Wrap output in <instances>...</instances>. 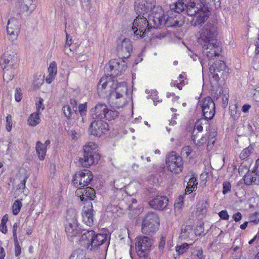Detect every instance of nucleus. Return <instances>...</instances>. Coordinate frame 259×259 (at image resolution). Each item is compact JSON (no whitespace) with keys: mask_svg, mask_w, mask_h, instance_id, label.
<instances>
[{"mask_svg":"<svg viewBox=\"0 0 259 259\" xmlns=\"http://www.w3.org/2000/svg\"><path fill=\"white\" fill-rule=\"evenodd\" d=\"M154 0H136L135 10L138 16L134 20L132 27L131 37L134 39L144 38L147 37L149 39L154 37L161 38L164 35H154L150 30L148 19L144 15L151 11L154 7Z\"/></svg>","mask_w":259,"mask_h":259,"instance_id":"f257e3e1","label":"nucleus"},{"mask_svg":"<svg viewBox=\"0 0 259 259\" xmlns=\"http://www.w3.org/2000/svg\"><path fill=\"white\" fill-rule=\"evenodd\" d=\"M218 31L216 26L207 23L197 34V41L202 47L203 54L209 59L220 55L219 43L216 40Z\"/></svg>","mask_w":259,"mask_h":259,"instance_id":"f03ea898","label":"nucleus"},{"mask_svg":"<svg viewBox=\"0 0 259 259\" xmlns=\"http://www.w3.org/2000/svg\"><path fill=\"white\" fill-rule=\"evenodd\" d=\"M81 201L86 205L84 206L82 212V221L88 226H92L94 223L95 211L93 209L92 201L95 197V190L90 187L78 188L75 191Z\"/></svg>","mask_w":259,"mask_h":259,"instance_id":"7ed1b4c3","label":"nucleus"},{"mask_svg":"<svg viewBox=\"0 0 259 259\" xmlns=\"http://www.w3.org/2000/svg\"><path fill=\"white\" fill-rule=\"evenodd\" d=\"M206 0H190L187 8V13L193 16L191 23L193 26H200L209 15V10Z\"/></svg>","mask_w":259,"mask_h":259,"instance_id":"20e7f679","label":"nucleus"},{"mask_svg":"<svg viewBox=\"0 0 259 259\" xmlns=\"http://www.w3.org/2000/svg\"><path fill=\"white\" fill-rule=\"evenodd\" d=\"M83 231L84 232L82 233L80 238V242L88 250H96L106 241L107 235L106 234H96L93 230H83Z\"/></svg>","mask_w":259,"mask_h":259,"instance_id":"39448f33","label":"nucleus"},{"mask_svg":"<svg viewBox=\"0 0 259 259\" xmlns=\"http://www.w3.org/2000/svg\"><path fill=\"white\" fill-rule=\"evenodd\" d=\"M83 157H80L79 162L83 167H88L97 163L100 158L97 152V145L93 142H89L83 146Z\"/></svg>","mask_w":259,"mask_h":259,"instance_id":"423d86ee","label":"nucleus"},{"mask_svg":"<svg viewBox=\"0 0 259 259\" xmlns=\"http://www.w3.org/2000/svg\"><path fill=\"white\" fill-rule=\"evenodd\" d=\"M127 91L126 82L123 81L118 83L115 91L110 94V101L117 108L123 107L127 102L125 97Z\"/></svg>","mask_w":259,"mask_h":259,"instance_id":"0eeeda50","label":"nucleus"},{"mask_svg":"<svg viewBox=\"0 0 259 259\" xmlns=\"http://www.w3.org/2000/svg\"><path fill=\"white\" fill-rule=\"evenodd\" d=\"M160 225L158 214L150 212L144 217L142 224V232L145 234H150L156 232Z\"/></svg>","mask_w":259,"mask_h":259,"instance_id":"6e6552de","label":"nucleus"},{"mask_svg":"<svg viewBox=\"0 0 259 259\" xmlns=\"http://www.w3.org/2000/svg\"><path fill=\"white\" fill-rule=\"evenodd\" d=\"M206 131L205 136H202L200 138H198L199 136L197 133L194 134V132H193L192 140L194 143L199 147L202 146L207 142V148H209L212 147L214 144L217 132L214 129H211L209 125L206 127Z\"/></svg>","mask_w":259,"mask_h":259,"instance_id":"1a4fd4ad","label":"nucleus"},{"mask_svg":"<svg viewBox=\"0 0 259 259\" xmlns=\"http://www.w3.org/2000/svg\"><path fill=\"white\" fill-rule=\"evenodd\" d=\"M127 67L126 63L122 59H112L106 66V69L108 74L113 78L122 74Z\"/></svg>","mask_w":259,"mask_h":259,"instance_id":"9d476101","label":"nucleus"},{"mask_svg":"<svg viewBox=\"0 0 259 259\" xmlns=\"http://www.w3.org/2000/svg\"><path fill=\"white\" fill-rule=\"evenodd\" d=\"M93 179L92 171L89 169H83L75 173L72 180V183L76 188H83L89 185Z\"/></svg>","mask_w":259,"mask_h":259,"instance_id":"9b49d317","label":"nucleus"},{"mask_svg":"<svg viewBox=\"0 0 259 259\" xmlns=\"http://www.w3.org/2000/svg\"><path fill=\"white\" fill-rule=\"evenodd\" d=\"M151 10L152 12L148 16V21L152 31V28H157L163 24L165 16L161 8L155 7V4Z\"/></svg>","mask_w":259,"mask_h":259,"instance_id":"f8f14e48","label":"nucleus"},{"mask_svg":"<svg viewBox=\"0 0 259 259\" xmlns=\"http://www.w3.org/2000/svg\"><path fill=\"white\" fill-rule=\"evenodd\" d=\"M166 163L168 169L175 174H179L183 168L182 158L176 153L172 152L166 158Z\"/></svg>","mask_w":259,"mask_h":259,"instance_id":"ddd939ff","label":"nucleus"},{"mask_svg":"<svg viewBox=\"0 0 259 259\" xmlns=\"http://www.w3.org/2000/svg\"><path fill=\"white\" fill-rule=\"evenodd\" d=\"M152 244V240L147 236H138L135 239V247L138 255H147Z\"/></svg>","mask_w":259,"mask_h":259,"instance_id":"4468645a","label":"nucleus"},{"mask_svg":"<svg viewBox=\"0 0 259 259\" xmlns=\"http://www.w3.org/2000/svg\"><path fill=\"white\" fill-rule=\"evenodd\" d=\"M204 119L207 120L211 119L215 112L214 101L210 97H207L200 102Z\"/></svg>","mask_w":259,"mask_h":259,"instance_id":"2eb2a0df","label":"nucleus"},{"mask_svg":"<svg viewBox=\"0 0 259 259\" xmlns=\"http://www.w3.org/2000/svg\"><path fill=\"white\" fill-rule=\"evenodd\" d=\"M65 231L68 239L72 240L74 237L82 233L83 230L76 218H73L68 220L65 226Z\"/></svg>","mask_w":259,"mask_h":259,"instance_id":"dca6fc26","label":"nucleus"},{"mask_svg":"<svg viewBox=\"0 0 259 259\" xmlns=\"http://www.w3.org/2000/svg\"><path fill=\"white\" fill-rule=\"evenodd\" d=\"M226 70L227 66L225 63L220 60L215 61L209 67V72L216 80L225 77L227 73Z\"/></svg>","mask_w":259,"mask_h":259,"instance_id":"f3484780","label":"nucleus"},{"mask_svg":"<svg viewBox=\"0 0 259 259\" xmlns=\"http://www.w3.org/2000/svg\"><path fill=\"white\" fill-rule=\"evenodd\" d=\"M109 125L107 122L102 120H97L91 122L89 129V134L91 135L100 137L102 134H105L108 131Z\"/></svg>","mask_w":259,"mask_h":259,"instance_id":"a211bd4d","label":"nucleus"},{"mask_svg":"<svg viewBox=\"0 0 259 259\" xmlns=\"http://www.w3.org/2000/svg\"><path fill=\"white\" fill-rule=\"evenodd\" d=\"M117 50L119 55L122 58L129 57L132 51V45L130 39L124 38L120 42L118 41Z\"/></svg>","mask_w":259,"mask_h":259,"instance_id":"6ab92c4d","label":"nucleus"},{"mask_svg":"<svg viewBox=\"0 0 259 259\" xmlns=\"http://www.w3.org/2000/svg\"><path fill=\"white\" fill-rule=\"evenodd\" d=\"M20 24L19 21L14 18H11L8 20L7 32L12 40L17 37L20 31Z\"/></svg>","mask_w":259,"mask_h":259,"instance_id":"aec40b11","label":"nucleus"},{"mask_svg":"<svg viewBox=\"0 0 259 259\" xmlns=\"http://www.w3.org/2000/svg\"><path fill=\"white\" fill-rule=\"evenodd\" d=\"M168 200L164 196H156L149 202L151 207L157 209H163L168 204Z\"/></svg>","mask_w":259,"mask_h":259,"instance_id":"412c9836","label":"nucleus"},{"mask_svg":"<svg viewBox=\"0 0 259 259\" xmlns=\"http://www.w3.org/2000/svg\"><path fill=\"white\" fill-rule=\"evenodd\" d=\"M107 106L105 103H98L91 110V115L93 118L104 119L105 112Z\"/></svg>","mask_w":259,"mask_h":259,"instance_id":"4be33fe9","label":"nucleus"},{"mask_svg":"<svg viewBox=\"0 0 259 259\" xmlns=\"http://www.w3.org/2000/svg\"><path fill=\"white\" fill-rule=\"evenodd\" d=\"M1 62L2 64V67L3 68H7L8 67H17V64L15 62L14 57L11 55H4L1 59Z\"/></svg>","mask_w":259,"mask_h":259,"instance_id":"5701e85b","label":"nucleus"},{"mask_svg":"<svg viewBox=\"0 0 259 259\" xmlns=\"http://www.w3.org/2000/svg\"><path fill=\"white\" fill-rule=\"evenodd\" d=\"M179 17L180 15L177 14H175L174 17L168 15L166 19L164 20L163 24L167 27H180L181 24L179 21Z\"/></svg>","mask_w":259,"mask_h":259,"instance_id":"b1692460","label":"nucleus"},{"mask_svg":"<svg viewBox=\"0 0 259 259\" xmlns=\"http://www.w3.org/2000/svg\"><path fill=\"white\" fill-rule=\"evenodd\" d=\"M37 3V0H23L22 9L30 14L36 8Z\"/></svg>","mask_w":259,"mask_h":259,"instance_id":"393cba45","label":"nucleus"},{"mask_svg":"<svg viewBox=\"0 0 259 259\" xmlns=\"http://www.w3.org/2000/svg\"><path fill=\"white\" fill-rule=\"evenodd\" d=\"M186 0H179L178 3L170 5L171 10H174L175 13L180 15V13L185 9L187 10V6L185 4Z\"/></svg>","mask_w":259,"mask_h":259,"instance_id":"a878e982","label":"nucleus"},{"mask_svg":"<svg viewBox=\"0 0 259 259\" xmlns=\"http://www.w3.org/2000/svg\"><path fill=\"white\" fill-rule=\"evenodd\" d=\"M35 148L39 159L43 160L45 159L47 152V147L45 145L40 141H37L36 143Z\"/></svg>","mask_w":259,"mask_h":259,"instance_id":"bb28decb","label":"nucleus"},{"mask_svg":"<svg viewBox=\"0 0 259 259\" xmlns=\"http://www.w3.org/2000/svg\"><path fill=\"white\" fill-rule=\"evenodd\" d=\"M17 67H15L14 68L12 67H8L7 68H3V77L5 81L8 82L12 80L16 72Z\"/></svg>","mask_w":259,"mask_h":259,"instance_id":"cd10ccee","label":"nucleus"},{"mask_svg":"<svg viewBox=\"0 0 259 259\" xmlns=\"http://www.w3.org/2000/svg\"><path fill=\"white\" fill-rule=\"evenodd\" d=\"M243 178L245 184L248 186L253 184H256L258 181L257 176L253 172L248 171L245 174Z\"/></svg>","mask_w":259,"mask_h":259,"instance_id":"c85d7f7f","label":"nucleus"},{"mask_svg":"<svg viewBox=\"0 0 259 259\" xmlns=\"http://www.w3.org/2000/svg\"><path fill=\"white\" fill-rule=\"evenodd\" d=\"M108 77H103L101 78L97 85V91L99 95L103 96V94L105 93V89L107 85L109 83L108 81Z\"/></svg>","mask_w":259,"mask_h":259,"instance_id":"c756f323","label":"nucleus"},{"mask_svg":"<svg viewBox=\"0 0 259 259\" xmlns=\"http://www.w3.org/2000/svg\"><path fill=\"white\" fill-rule=\"evenodd\" d=\"M191 254L187 259H201L203 256V250L201 247L191 249Z\"/></svg>","mask_w":259,"mask_h":259,"instance_id":"7c9ffc66","label":"nucleus"},{"mask_svg":"<svg viewBox=\"0 0 259 259\" xmlns=\"http://www.w3.org/2000/svg\"><path fill=\"white\" fill-rule=\"evenodd\" d=\"M39 115V114L38 112H34L31 114L27 120L28 124L32 126H35L39 123L40 119Z\"/></svg>","mask_w":259,"mask_h":259,"instance_id":"2f4dec72","label":"nucleus"},{"mask_svg":"<svg viewBox=\"0 0 259 259\" xmlns=\"http://www.w3.org/2000/svg\"><path fill=\"white\" fill-rule=\"evenodd\" d=\"M62 110L67 119H70L73 115L77 114V111L73 109L68 105L64 106L62 107Z\"/></svg>","mask_w":259,"mask_h":259,"instance_id":"473e14b6","label":"nucleus"},{"mask_svg":"<svg viewBox=\"0 0 259 259\" xmlns=\"http://www.w3.org/2000/svg\"><path fill=\"white\" fill-rule=\"evenodd\" d=\"M69 259H87L85 251L80 249H76L72 253Z\"/></svg>","mask_w":259,"mask_h":259,"instance_id":"72a5a7b5","label":"nucleus"},{"mask_svg":"<svg viewBox=\"0 0 259 259\" xmlns=\"http://www.w3.org/2000/svg\"><path fill=\"white\" fill-rule=\"evenodd\" d=\"M118 114L119 113L117 110L109 109L107 108L105 112L104 118L109 121L114 120L118 117Z\"/></svg>","mask_w":259,"mask_h":259,"instance_id":"f704fd0d","label":"nucleus"},{"mask_svg":"<svg viewBox=\"0 0 259 259\" xmlns=\"http://www.w3.org/2000/svg\"><path fill=\"white\" fill-rule=\"evenodd\" d=\"M22 204L20 200H16L12 205L13 213L14 215H17L20 212L22 207Z\"/></svg>","mask_w":259,"mask_h":259,"instance_id":"c9c22d12","label":"nucleus"},{"mask_svg":"<svg viewBox=\"0 0 259 259\" xmlns=\"http://www.w3.org/2000/svg\"><path fill=\"white\" fill-rule=\"evenodd\" d=\"M189 244L187 243H184L181 245H177L176 247V251L178 255L182 254L186 252L189 248Z\"/></svg>","mask_w":259,"mask_h":259,"instance_id":"e433bc0d","label":"nucleus"},{"mask_svg":"<svg viewBox=\"0 0 259 259\" xmlns=\"http://www.w3.org/2000/svg\"><path fill=\"white\" fill-rule=\"evenodd\" d=\"M189 230H191V228L189 226H183L181 229V233L180 235V238L181 239H187L189 237L190 234Z\"/></svg>","mask_w":259,"mask_h":259,"instance_id":"4c0bfd02","label":"nucleus"},{"mask_svg":"<svg viewBox=\"0 0 259 259\" xmlns=\"http://www.w3.org/2000/svg\"><path fill=\"white\" fill-rule=\"evenodd\" d=\"M253 148L251 146L244 149L240 154V158L241 159H245L247 158L252 152Z\"/></svg>","mask_w":259,"mask_h":259,"instance_id":"58836bf2","label":"nucleus"},{"mask_svg":"<svg viewBox=\"0 0 259 259\" xmlns=\"http://www.w3.org/2000/svg\"><path fill=\"white\" fill-rule=\"evenodd\" d=\"M48 71L49 74L56 75L57 73V64L55 61H53L50 64Z\"/></svg>","mask_w":259,"mask_h":259,"instance_id":"ea45409f","label":"nucleus"},{"mask_svg":"<svg viewBox=\"0 0 259 259\" xmlns=\"http://www.w3.org/2000/svg\"><path fill=\"white\" fill-rule=\"evenodd\" d=\"M205 119H204V120ZM203 119H201L196 121L195 124L194 130L193 132H194V134H196L197 133L198 134L199 132H202L203 130V126L202 125V121Z\"/></svg>","mask_w":259,"mask_h":259,"instance_id":"a19ab883","label":"nucleus"},{"mask_svg":"<svg viewBox=\"0 0 259 259\" xmlns=\"http://www.w3.org/2000/svg\"><path fill=\"white\" fill-rule=\"evenodd\" d=\"M249 221L254 224H257L259 223V212H255L249 216Z\"/></svg>","mask_w":259,"mask_h":259,"instance_id":"79ce46f5","label":"nucleus"},{"mask_svg":"<svg viewBox=\"0 0 259 259\" xmlns=\"http://www.w3.org/2000/svg\"><path fill=\"white\" fill-rule=\"evenodd\" d=\"M15 246V255L16 256H19L21 253V248L19 245L18 239L14 240Z\"/></svg>","mask_w":259,"mask_h":259,"instance_id":"37998d69","label":"nucleus"},{"mask_svg":"<svg viewBox=\"0 0 259 259\" xmlns=\"http://www.w3.org/2000/svg\"><path fill=\"white\" fill-rule=\"evenodd\" d=\"M13 124L12 117L10 114H9L6 117V129L8 132H10L12 129Z\"/></svg>","mask_w":259,"mask_h":259,"instance_id":"c03bdc74","label":"nucleus"},{"mask_svg":"<svg viewBox=\"0 0 259 259\" xmlns=\"http://www.w3.org/2000/svg\"><path fill=\"white\" fill-rule=\"evenodd\" d=\"M231 188V185L230 182L228 181L224 182L223 184V193L226 194L230 191Z\"/></svg>","mask_w":259,"mask_h":259,"instance_id":"a18cd8bd","label":"nucleus"},{"mask_svg":"<svg viewBox=\"0 0 259 259\" xmlns=\"http://www.w3.org/2000/svg\"><path fill=\"white\" fill-rule=\"evenodd\" d=\"M87 106L86 103L80 104L78 106V112L81 117L86 115Z\"/></svg>","mask_w":259,"mask_h":259,"instance_id":"49530a36","label":"nucleus"},{"mask_svg":"<svg viewBox=\"0 0 259 259\" xmlns=\"http://www.w3.org/2000/svg\"><path fill=\"white\" fill-rule=\"evenodd\" d=\"M22 93L21 89L20 88H17L16 89L15 94V99L16 101L20 102L22 99Z\"/></svg>","mask_w":259,"mask_h":259,"instance_id":"de8ad7c7","label":"nucleus"},{"mask_svg":"<svg viewBox=\"0 0 259 259\" xmlns=\"http://www.w3.org/2000/svg\"><path fill=\"white\" fill-rule=\"evenodd\" d=\"M82 7L87 11H90L91 8V0H80Z\"/></svg>","mask_w":259,"mask_h":259,"instance_id":"09e8293b","label":"nucleus"},{"mask_svg":"<svg viewBox=\"0 0 259 259\" xmlns=\"http://www.w3.org/2000/svg\"><path fill=\"white\" fill-rule=\"evenodd\" d=\"M165 245V238L164 237H161L160 240L159 242L158 249L160 252H163Z\"/></svg>","mask_w":259,"mask_h":259,"instance_id":"8fccbe9b","label":"nucleus"},{"mask_svg":"<svg viewBox=\"0 0 259 259\" xmlns=\"http://www.w3.org/2000/svg\"><path fill=\"white\" fill-rule=\"evenodd\" d=\"M219 215L221 219L224 220H228L229 219V215L226 210H223L219 212Z\"/></svg>","mask_w":259,"mask_h":259,"instance_id":"3c124183","label":"nucleus"},{"mask_svg":"<svg viewBox=\"0 0 259 259\" xmlns=\"http://www.w3.org/2000/svg\"><path fill=\"white\" fill-rule=\"evenodd\" d=\"M44 100L42 98H39V101L37 103H36V112L39 113L40 110H44V106H42V102Z\"/></svg>","mask_w":259,"mask_h":259,"instance_id":"603ef678","label":"nucleus"},{"mask_svg":"<svg viewBox=\"0 0 259 259\" xmlns=\"http://www.w3.org/2000/svg\"><path fill=\"white\" fill-rule=\"evenodd\" d=\"M192 151L191 148L189 146L185 147L182 151V154L184 156L188 157L190 155Z\"/></svg>","mask_w":259,"mask_h":259,"instance_id":"864d4df0","label":"nucleus"},{"mask_svg":"<svg viewBox=\"0 0 259 259\" xmlns=\"http://www.w3.org/2000/svg\"><path fill=\"white\" fill-rule=\"evenodd\" d=\"M65 31L66 36L65 46L70 47L71 46V45L72 44V38L70 36L69 34H68L67 30H65Z\"/></svg>","mask_w":259,"mask_h":259,"instance_id":"5fc2aeb1","label":"nucleus"},{"mask_svg":"<svg viewBox=\"0 0 259 259\" xmlns=\"http://www.w3.org/2000/svg\"><path fill=\"white\" fill-rule=\"evenodd\" d=\"M28 179V177L27 176H25V177L24 178V179L21 182V183L18 185L19 189H22L24 190L26 188L25 184L26 181Z\"/></svg>","mask_w":259,"mask_h":259,"instance_id":"6e6d98bb","label":"nucleus"},{"mask_svg":"<svg viewBox=\"0 0 259 259\" xmlns=\"http://www.w3.org/2000/svg\"><path fill=\"white\" fill-rule=\"evenodd\" d=\"M229 100V95H224L222 98L223 106L224 108H226L228 105Z\"/></svg>","mask_w":259,"mask_h":259,"instance_id":"4d7b16f0","label":"nucleus"},{"mask_svg":"<svg viewBox=\"0 0 259 259\" xmlns=\"http://www.w3.org/2000/svg\"><path fill=\"white\" fill-rule=\"evenodd\" d=\"M18 228V225L17 223H15L13 226V235L14 240L18 239L17 236V229Z\"/></svg>","mask_w":259,"mask_h":259,"instance_id":"13d9d810","label":"nucleus"},{"mask_svg":"<svg viewBox=\"0 0 259 259\" xmlns=\"http://www.w3.org/2000/svg\"><path fill=\"white\" fill-rule=\"evenodd\" d=\"M203 232V228L201 225L197 227L196 229L195 230V234L196 236H200Z\"/></svg>","mask_w":259,"mask_h":259,"instance_id":"bf43d9fd","label":"nucleus"},{"mask_svg":"<svg viewBox=\"0 0 259 259\" xmlns=\"http://www.w3.org/2000/svg\"><path fill=\"white\" fill-rule=\"evenodd\" d=\"M233 219L235 222H238L242 219V214L240 212H237L234 214L233 215Z\"/></svg>","mask_w":259,"mask_h":259,"instance_id":"052dcab7","label":"nucleus"},{"mask_svg":"<svg viewBox=\"0 0 259 259\" xmlns=\"http://www.w3.org/2000/svg\"><path fill=\"white\" fill-rule=\"evenodd\" d=\"M233 109H230V114L233 117L234 119L236 118V109L237 106L236 105H234L232 107Z\"/></svg>","mask_w":259,"mask_h":259,"instance_id":"680f3d73","label":"nucleus"},{"mask_svg":"<svg viewBox=\"0 0 259 259\" xmlns=\"http://www.w3.org/2000/svg\"><path fill=\"white\" fill-rule=\"evenodd\" d=\"M56 75L49 74L46 79V81L48 83H51L55 78Z\"/></svg>","mask_w":259,"mask_h":259,"instance_id":"e2e57ef3","label":"nucleus"},{"mask_svg":"<svg viewBox=\"0 0 259 259\" xmlns=\"http://www.w3.org/2000/svg\"><path fill=\"white\" fill-rule=\"evenodd\" d=\"M0 231L2 233L5 234H6L7 232V229L6 223L1 222L0 225Z\"/></svg>","mask_w":259,"mask_h":259,"instance_id":"0e129e2a","label":"nucleus"},{"mask_svg":"<svg viewBox=\"0 0 259 259\" xmlns=\"http://www.w3.org/2000/svg\"><path fill=\"white\" fill-rule=\"evenodd\" d=\"M70 105H71L72 108L73 109L77 111V102H76V100L74 99H71L70 100Z\"/></svg>","mask_w":259,"mask_h":259,"instance_id":"69168bd1","label":"nucleus"},{"mask_svg":"<svg viewBox=\"0 0 259 259\" xmlns=\"http://www.w3.org/2000/svg\"><path fill=\"white\" fill-rule=\"evenodd\" d=\"M192 182L193 183L192 187L193 188V189H194L198 185V182H197V177L194 175H193V177L191 178V182Z\"/></svg>","mask_w":259,"mask_h":259,"instance_id":"338daca9","label":"nucleus"},{"mask_svg":"<svg viewBox=\"0 0 259 259\" xmlns=\"http://www.w3.org/2000/svg\"><path fill=\"white\" fill-rule=\"evenodd\" d=\"M186 78L185 74L184 73L181 74L179 75L178 79L181 84H185V79Z\"/></svg>","mask_w":259,"mask_h":259,"instance_id":"774afa93","label":"nucleus"}]
</instances>
